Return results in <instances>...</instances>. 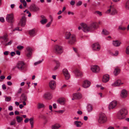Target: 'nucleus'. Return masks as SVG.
<instances>
[{
	"label": "nucleus",
	"instance_id": "1",
	"mask_svg": "<svg viewBox=\"0 0 129 129\" xmlns=\"http://www.w3.org/2000/svg\"><path fill=\"white\" fill-rule=\"evenodd\" d=\"M80 25L82 27V30L86 33L91 31L93 29H96L98 28L97 23L95 22L92 23L89 26L85 23H82L80 24Z\"/></svg>",
	"mask_w": 129,
	"mask_h": 129
},
{
	"label": "nucleus",
	"instance_id": "2",
	"mask_svg": "<svg viewBox=\"0 0 129 129\" xmlns=\"http://www.w3.org/2000/svg\"><path fill=\"white\" fill-rule=\"evenodd\" d=\"M128 113L127 109L126 108H123L120 109L117 112V117L118 119L122 120L124 119Z\"/></svg>",
	"mask_w": 129,
	"mask_h": 129
},
{
	"label": "nucleus",
	"instance_id": "3",
	"mask_svg": "<svg viewBox=\"0 0 129 129\" xmlns=\"http://www.w3.org/2000/svg\"><path fill=\"white\" fill-rule=\"evenodd\" d=\"M66 39L68 40V43L71 45L74 44L76 41L75 36L74 35H72L70 32H67L65 36Z\"/></svg>",
	"mask_w": 129,
	"mask_h": 129
},
{
	"label": "nucleus",
	"instance_id": "4",
	"mask_svg": "<svg viewBox=\"0 0 129 129\" xmlns=\"http://www.w3.org/2000/svg\"><path fill=\"white\" fill-rule=\"evenodd\" d=\"M108 121L107 117L105 113H100L98 120L99 123L101 124H104L107 122Z\"/></svg>",
	"mask_w": 129,
	"mask_h": 129
},
{
	"label": "nucleus",
	"instance_id": "5",
	"mask_svg": "<svg viewBox=\"0 0 129 129\" xmlns=\"http://www.w3.org/2000/svg\"><path fill=\"white\" fill-rule=\"evenodd\" d=\"M25 64L23 61H19L17 63L16 66L13 68V69L14 70L17 68L20 71L23 70L25 69Z\"/></svg>",
	"mask_w": 129,
	"mask_h": 129
},
{
	"label": "nucleus",
	"instance_id": "6",
	"mask_svg": "<svg viewBox=\"0 0 129 129\" xmlns=\"http://www.w3.org/2000/svg\"><path fill=\"white\" fill-rule=\"evenodd\" d=\"M63 48L61 46L56 45L54 46L53 51L56 54H60L63 52Z\"/></svg>",
	"mask_w": 129,
	"mask_h": 129
},
{
	"label": "nucleus",
	"instance_id": "7",
	"mask_svg": "<svg viewBox=\"0 0 129 129\" xmlns=\"http://www.w3.org/2000/svg\"><path fill=\"white\" fill-rule=\"evenodd\" d=\"M106 13L107 14L110 13L111 15H113L117 13V11L113 6H111L109 9L106 11Z\"/></svg>",
	"mask_w": 129,
	"mask_h": 129
},
{
	"label": "nucleus",
	"instance_id": "8",
	"mask_svg": "<svg viewBox=\"0 0 129 129\" xmlns=\"http://www.w3.org/2000/svg\"><path fill=\"white\" fill-rule=\"evenodd\" d=\"M7 21L10 23H13L14 21V16L12 13L7 15L6 18Z\"/></svg>",
	"mask_w": 129,
	"mask_h": 129
},
{
	"label": "nucleus",
	"instance_id": "9",
	"mask_svg": "<svg viewBox=\"0 0 129 129\" xmlns=\"http://www.w3.org/2000/svg\"><path fill=\"white\" fill-rule=\"evenodd\" d=\"M117 102L116 101H113L110 103L108 107V109L109 110L115 108L117 106Z\"/></svg>",
	"mask_w": 129,
	"mask_h": 129
},
{
	"label": "nucleus",
	"instance_id": "10",
	"mask_svg": "<svg viewBox=\"0 0 129 129\" xmlns=\"http://www.w3.org/2000/svg\"><path fill=\"white\" fill-rule=\"evenodd\" d=\"M26 17L24 16L22 17L20 19L19 24L22 26H24L26 24Z\"/></svg>",
	"mask_w": 129,
	"mask_h": 129
},
{
	"label": "nucleus",
	"instance_id": "11",
	"mask_svg": "<svg viewBox=\"0 0 129 129\" xmlns=\"http://www.w3.org/2000/svg\"><path fill=\"white\" fill-rule=\"evenodd\" d=\"M26 55L27 57L30 58L32 54V49L29 47H27L26 49Z\"/></svg>",
	"mask_w": 129,
	"mask_h": 129
},
{
	"label": "nucleus",
	"instance_id": "12",
	"mask_svg": "<svg viewBox=\"0 0 129 129\" xmlns=\"http://www.w3.org/2000/svg\"><path fill=\"white\" fill-rule=\"evenodd\" d=\"M8 35L7 33L5 34L3 36H0V39H2L3 40L1 41V43L2 44V42H4V43H6L8 41Z\"/></svg>",
	"mask_w": 129,
	"mask_h": 129
},
{
	"label": "nucleus",
	"instance_id": "13",
	"mask_svg": "<svg viewBox=\"0 0 129 129\" xmlns=\"http://www.w3.org/2000/svg\"><path fill=\"white\" fill-rule=\"evenodd\" d=\"M91 69L93 72L95 73H98L99 72L100 70L99 67L97 66H92Z\"/></svg>",
	"mask_w": 129,
	"mask_h": 129
},
{
	"label": "nucleus",
	"instance_id": "14",
	"mask_svg": "<svg viewBox=\"0 0 129 129\" xmlns=\"http://www.w3.org/2000/svg\"><path fill=\"white\" fill-rule=\"evenodd\" d=\"M63 71L66 79L67 80L70 77V75L67 70L65 69H64L63 70Z\"/></svg>",
	"mask_w": 129,
	"mask_h": 129
},
{
	"label": "nucleus",
	"instance_id": "15",
	"mask_svg": "<svg viewBox=\"0 0 129 129\" xmlns=\"http://www.w3.org/2000/svg\"><path fill=\"white\" fill-rule=\"evenodd\" d=\"M49 86L52 89H54L56 87V84L55 81L54 80H51L49 83Z\"/></svg>",
	"mask_w": 129,
	"mask_h": 129
},
{
	"label": "nucleus",
	"instance_id": "16",
	"mask_svg": "<svg viewBox=\"0 0 129 129\" xmlns=\"http://www.w3.org/2000/svg\"><path fill=\"white\" fill-rule=\"evenodd\" d=\"M90 85V82L89 81L85 80L83 82L82 86L84 88H86L89 87Z\"/></svg>",
	"mask_w": 129,
	"mask_h": 129
},
{
	"label": "nucleus",
	"instance_id": "17",
	"mask_svg": "<svg viewBox=\"0 0 129 129\" xmlns=\"http://www.w3.org/2000/svg\"><path fill=\"white\" fill-rule=\"evenodd\" d=\"M29 9L31 11L34 12L37 11L39 10V8L34 5H31L29 7Z\"/></svg>",
	"mask_w": 129,
	"mask_h": 129
},
{
	"label": "nucleus",
	"instance_id": "18",
	"mask_svg": "<svg viewBox=\"0 0 129 129\" xmlns=\"http://www.w3.org/2000/svg\"><path fill=\"white\" fill-rule=\"evenodd\" d=\"M121 97L123 98H126L127 95V92L125 89H123L121 92L120 94Z\"/></svg>",
	"mask_w": 129,
	"mask_h": 129
},
{
	"label": "nucleus",
	"instance_id": "19",
	"mask_svg": "<svg viewBox=\"0 0 129 129\" xmlns=\"http://www.w3.org/2000/svg\"><path fill=\"white\" fill-rule=\"evenodd\" d=\"M123 84V83L121 82L120 80H117L112 84V86H119L120 85L122 84Z\"/></svg>",
	"mask_w": 129,
	"mask_h": 129
},
{
	"label": "nucleus",
	"instance_id": "20",
	"mask_svg": "<svg viewBox=\"0 0 129 129\" xmlns=\"http://www.w3.org/2000/svg\"><path fill=\"white\" fill-rule=\"evenodd\" d=\"M93 49L94 50L98 51L100 48V46L98 43H95L93 44L92 46Z\"/></svg>",
	"mask_w": 129,
	"mask_h": 129
},
{
	"label": "nucleus",
	"instance_id": "21",
	"mask_svg": "<svg viewBox=\"0 0 129 129\" xmlns=\"http://www.w3.org/2000/svg\"><path fill=\"white\" fill-rule=\"evenodd\" d=\"M110 77L109 75L106 74L104 75L102 79V81L104 83L108 82L109 79Z\"/></svg>",
	"mask_w": 129,
	"mask_h": 129
},
{
	"label": "nucleus",
	"instance_id": "22",
	"mask_svg": "<svg viewBox=\"0 0 129 129\" xmlns=\"http://www.w3.org/2000/svg\"><path fill=\"white\" fill-rule=\"evenodd\" d=\"M27 99V96L24 94H22L20 98V100L21 101L20 103L22 102L23 101H26Z\"/></svg>",
	"mask_w": 129,
	"mask_h": 129
},
{
	"label": "nucleus",
	"instance_id": "23",
	"mask_svg": "<svg viewBox=\"0 0 129 129\" xmlns=\"http://www.w3.org/2000/svg\"><path fill=\"white\" fill-rule=\"evenodd\" d=\"M75 75L77 77H81L82 76V73L80 70H76L75 71Z\"/></svg>",
	"mask_w": 129,
	"mask_h": 129
},
{
	"label": "nucleus",
	"instance_id": "24",
	"mask_svg": "<svg viewBox=\"0 0 129 129\" xmlns=\"http://www.w3.org/2000/svg\"><path fill=\"white\" fill-rule=\"evenodd\" d=\"M44 98L46 99H50L52 98V96L49 93H46L44 94L43 96Z\"/></svg>",
	"mask_w": 129,
	"mask_h": 129
},
{
	"label": "nucleus",
	"instance_id": "25",
	"mask_svg": "<svg viewBox=\"0 0 129 129\" xmlns=\"http://www.w3.org/2000/svg\"><path fill=\"white\" fill-rule=\"evenodd\" d=\"M121 42L118 40L114 41L112 42V44L115 47H118L121 44Z\"/></svg>",
	"mask_w": 129,
	"mask_h": 129
},
{
	"label": "nucleus",
	"instance_id": "26",
	"mask_svg": "<svg viewBox=\"0 0 129 129\" xmlns=\"http://www.w3.org/2000/svg\"><path fill=\"white\" fill-rule=\"evenodd\" d=\"M74 124L77 127H81L83 124V123L81 121H75L74 122Z\"/></svg>",
	"mask_w": 129,
	"mask_h": 129
},
{
	"label": "nucleus",
	"instance_id": "27",
	"mask_svg": "<svg viewBox=\"0 0 129 129\" xmlns=\"http://www.w3.org/2000/svg\"><path fill=\"white\" fill-rule=\"evenodd\" d=\"M73 96L74 98L78 99H80L82 97L81 94L80 93L74 94Z\"/></svg>",
	"mask_w": 129,
	"mask_h": 129
},
{
	"label": "nucleus",
	"instance_id": "28",
	"mask_svg": "<svg viewBox=\"0 0 129 129\" xmlns=\"http://www.w3.org/2000/svg\"><path fill=\"white\" fill-rule=\"evenodd\" d=\"M87 109L88 112H91L93 109L92 106L90 104L88 105L87 106Z\"/></svg>",
	"mask_w": 129,
	"mask_h": 129
},
{
	"label": "nucleus",
	"instance_id": "29",
	"mask_svg": "<svg viewBox=\"0 0 129 129\" xmlns=\"http://www.w3.org/2000/svg\"><path fill=\"white\" fill-rule=\"evenodd\" d=\"M65 99L63 98L59 99L58 100V102L61 104H63L65 103Z\"/></svg>",
	"mask_w": 129,
	"mask_h": 129
},
{
	"label": "nucleus",
	"instance_id": "30",
	"mask_svg": "<svg viewBox=\"0 0 129 129\" xmlns=\"http://www.w3.org/2000/svg\"><path fill=\"white\" fill-rule=\"evenodd\" d=\"M60 127V125L58 124H56L53 125L51 126L52 129H58Z\"/></svg>",
	"mask_w": 129,
	"mask_h": 129
},
{
	"label": "nucleus",
	"instance_id": "31",
	"mask_svg": "<svg viewBox=\"0 0 129 129\" xmlns=\"http://www.w3.org/2000/svg\"><path fill=\"white\" fill-rule=\"evenodd\" d=\"M29 33L30 35L32 37H33L36 35L35 30L34 29L29 30Z\"/></svg>",
	"mask_w": 129,
	"mask_h": 129
},
{
	"label": "nucleus",
	"instance_id": "32",
	"mask_svg": "<svg viewBox=\"0 0 129 129\" xmlns=\"http://www.w3.org/2000/svg\"><path fill=\"white\" fill-rule=\"evenodd\" d=\"M120 70L119 68H115L114 71V74L115 76L118 75L120 73Z\"/></svg>",
	"mask_w": 129,
	"mask_h": 129
},
{
	"label": "nucleus",
	"instance_id": "33",
	"mask_svg": "<svg viewBox=\"0 0 129 129\" xmlns=\"http://www.w3.org/2000/svg\"><path fill=\"white\" fill-rule=\"evenodd\" d=\"M45 105L44 104L42 103H39L37 105V108L40 109L44 108Z\"/></svg>",
	"mask_w": 129,
	"mask_h": 129
},
{
	"label": "nucleus",
	"instance_id": "34",
	"mask_svg": "<svg viewBox=\"0 0 129 129\" xmlns=\"http://www.w3.org/2000/svg\"><path fill=\"white\" fill-rule=\"evenodd\" d=\"M16 118L17 121L18 123L20 122L23 120V118L22 117L17 116Z\"/></svg>",
	"mask_w": 129,
	"mask_h": 129
},
{
	"label": "nucleus",
	"instance_id": "35",
	"mask_svg": "<svg viewBox=\"0 0 129 129\" xmlns=\"http://www.w3.org/2000/svg\"><path fill=\"white\" fill-rule=\"evenodd\" d=\"M12 42L13 41L12 40H11L7 43H4V42H2V44L5 46H7L11 45L12 44Z\"/></svg>",
	"mask_w": 129,
	"mask_h": 129
},
{
	"label": "nucleus",
	"instance_id": "36",
	"mask_svg": "<svg viewBox=\"0 0 129 129\" xmlns=\"http://www.w3.org/2000/svg\"><path fill=\"white\" fill-rule=\"evenodd\" d=\"M124 6L126 10H129V0L126 2Z\"/></svg>",
	"mask_w": 129,
	"mask_h": 129
},
{
	"label": "nucleus",
	"instance_id": "37",
	"mask_svg": "<svg viewBox=\"0 0 129 129\" xmlns=\"http://www.w3.org/2000/svg\"><path fill=\"white\" fill-rule=\"evenodd\" d=\"M34 119L33 118H31L29 119V121L31 125V127L33 128L34 126Z\"/></svg>",
	"mask_w": 129,
	"mask_h": 129
},
{
	"label": "nucleus",
	"instance_id": "38",
	"mask_svg": "<svg viewBox=\"0 0 129 129\" xmlns=\"http://www.w3.org/2000/svg\"><path fill=\"white\" fill-rule=\"evenodd\" d=\"M5 98V101L6 102H9L11 100V98L10 96L8 97L6 96H4Z\"/></svg>",
	"mask_w": 129,
	"mask_h": 129
},
{
	"label": "nucleus",
	"instance_id": "39",
	"mask_svg": "<svg viewBox=\"0 0 129 129\" xmlns=\"http://www.w3.org/2000/svg\"><path fill=\"white\" fill-rule=\"evenodd\" d=\"M118 28L119 30H124L126 29V28L120 25L119 26Z\"/></svg>",
	"mask_w": 129,
	"mask_h": 129
},
{
	"label": "nucleus",
	"instance_id": "40",
	"mask_svg": "<svg viewBox=\"0 0 129 129\" xmlns=\"http://www.w3.org/2000/svg\"><path fill=\"white\" fill-rule=\"evenodd\" d=\"M125 52L126 54L129 55V45L126 48Z\"/></svg>",
	"mask_w": 129,
	"mask_h": 129
},
{
	"label": "nucleus",
	"instance_id": "41",
	"mask_svg": "<svg viewBox=\"0 0 129 129\" xmlns=\"http://www.w3.org/2000/svg\"><path fill=\"white\" fill-rule=\"evenodd\" d=\"M47 19H45L41 20L40 21V22L42 24H43L46 23L47 22Z\"/></svg>",
	"mask_w": 129,
	"mask_h": 129
},
{
	"label": "nucleus",
	"instance_id": "42",
	"mask_svg": "<svg viewBox=\"0 0 129 129\" xmlns=\"http://www.w3.org/2000/svg\"><path fill=\"white\" fill-rule=\"evenodd\" d=\"M51 17V21L50 22L48 23L46 25V26L47 27H49L50 26V25L51 24L52 22V21H53L52 18L51 17Z\"/></svg>",
	"mask_w": 129,
	"mask_h": 129
},
{
	"label": "nucleus",
	"instance_id": "43",
	"mask_svg": "<svg viewBox=\"0 0 129 129\" xmlns=\"http://www.w3.org/2000/svg\"><path fill=\"white\" fill-rule=\"evenodd\" d=\"M43 60V59H42L41 60H40L37 62H36L34 63V64L36 66L38 65L41 63Z\"/></svg>",
	"mask_w": 129,
	"mask_h": 129
},
{
	"label": "nucleus",
	"instance_id": "44",
	"mask_svg": "<svg viewBox=\"0 0 129 129\" xmlns=\"http://www.w3.org/2000/svg\"><path fill=\"white\" fill-rule=\"evenodd\" d=\"M95 13L96 14L99 15L100 16H101L102 15L101 12L99 11H95Z\"/></svg>",
	"mask_w": 129,
	"mask_h": 129
},
{
	"label": "nucleus",
	"instance_id": "45",
	"mask_svg": "<svg viewBox=\"0 0 129 129\" xmlns=\"http://www.w3.org/2000/svg\"><path fill=\"white\" fill-rule=\"evenodd\" d=\"M16 123V121L15 119H14L12 120L10 123L11 125H15Z\"/></svg>",
	"mask_w": 129,
	"mask_h": 129
},
{
	"label": "nucleus",
	"instance_id": "46",
	"mask_svg": "<svg viewBox=\"0 0 129 129\" xmlns=\"http://www.w3.org/2000/svg\"><path fill=\"white\" fill-rule=\"evenodd\" d=\"M102 34H104L105 35H108L109 34V32L106 30H103L102 32Z\"/></svg>",
	"mask_w": 129,
	"mask_h": 129
},
{
	"label": "nucleus",
	"instance_id": "47",
	"mask_svg": "<svg viewBox=\"0 0 129 129\" xmlns=\"http://www.w3.org/2000/svg\"><path fill=\"white\" fill-rule=\"evenodd\" d=\"M60 63L59 62L57 61L56 62V66L54 68V69H56L58 68L60 66Z\"/></svg>",
	"mask_w": 129,
	"mask_h": 129
},
{
	"label": "nucleus",
	"instance_id": "48",
	"mask_svg": "<svg viewBox=\"0 0 129 129\" xmlns=\"http://www.w3.org/2000/svg\"><path fill=\"white\" fill-rule=\"evenodd\" d=\"M118 51H116L114 53H112V55L113 56H117L118 55Z\"/></svg>",
	"mask_w": 129,
	"mask_h": 129
},
{
	"label": "nucleus",
	"instance_id": "49",
	"mask_svg": "<svg viewBox=\"0 0 129 129\" xmlns=\"http://www.w3.org/2000/svg\"><path fill=\"white\" fill-rule=\"evenodd\" d=\"M17 48L19 50H21L23 48V47L22 46H19L17 47Z\"/></svg>",
	"mask_w": 129,
	"mask_h": 129
},
{
	"label": "nucleus",
	"instance_id": "50",
	"mask_svg": "<svg viewBox=\"0 0 129 129\" xmlns=\"http://www.w3.org/2000/svg\"><path fill=\"white\" fill-rule=\"evenodd\" d=\"M22 91V88H20L18 90L17 94H19Z\"/></svg>",
	"mask_w": 129,
	"mask_h": 129
},
{
	"label": "nucleus",
	"instance_id": "51",
	"mask_svg": "<svg viewBox=\"0 0 129 129\" xmlns=\"http://www.w3.org/2000/svg\"><path fill=\"white\" fill-rule=\"evenodd\" d=\"M0 21L2 22H4L5 21L4 18L3 17H0Z\"/></svg>",
	"mask_w": 129,
	"mask_h": 129
},
{
	"label": "nucleus",
	"instance_id": "52",
	"mask_svg": "<svg viewBox=\"0 0 129 129\" xmlns=\"http://www.w3.org/2000/svg\"><path fill=\"white\" fill-rule=\"evenodd\" d=\"M22 29L21 28H20L19 27H17L14 30H17L18 31H21Z\"/></svg>",
	"mask_w": 129,
	"mask_h": 129
},
{
	"label": "nucleus",
	"instance_id": "53",
	"mask_svg": "<svg viewBox=\"0 0 129 129\" xmlns=\"http://www.w3.org/2000/svg\"><path fill=\"white\" fill-rule=\"evenodd\" d=\"M64 110H59L57 111H56V112H57L58 113H62L64 112Z\"/></svg>",
	"mask_w": 129,
	"mask_h": 129
},
{
	"label": "nucleus",
	"instance_id": "54",
	"mask_svg": "<svg viewBox=\"0 0 129 129\" xmlns=\"http://www.w3.org/2000/svg\"><path fill=\"white\" fill-rule=\"evenodd\" d=\"M82 4V2L81 1H79L77 3V6H80Z\"/></svg>",
	"mask_w": 129,
	"mask_h": 129
},
{
	"label": "nucleus",
	"instance_id": "55",
	"mask_svg": "<svg viewBox=\"0 0 129 129\" xmlns=\"http://www.w3.org/2000/svg\"><path fill=\"white\" fill-rule=\"evenodd\" d=\"M13 109V107L12 106H11L9 107L8 108L9 110V111H11Z\"/></svg>",
	"mask_w": 129,
	"mask_h": 129
},
{
	"label": "nucleus",
	"instance_id": "56",
	"mask_svg": "<svg viewBox=\"0 0 129 129\" xmlns=\"http://www.w3.org/2000/svg\"><path fill=\"white\" fill-rule=\"evenodd\" d=\"M2 88L4 90L6 89V86L5 84H3L2 86Z\"/></svg>",
	"mask_w": 129,
	"mask_h": 129
},
{
	"label": "nucleus",
	"instance_id": "57",
	"mask_svg": "<svg viewBox=\"0 0 129 129\" xmlns=\"http://www.w3.org/2000/svg\"><path fill=\"white\" fill-rule=\"evenodd\" d=\"M29 121V119L28 118H26L24 121V122L25 123H27L28 122V121Z\"/></svg>",
	"mask_w": 129,
	"mask_h": 129
},
{
	"label": "nucleus",
	"instance_id": "58",
	"mask_svg": "<svg viewBox=\"0 0 129 129\" xmlns=\"http://www.w3.org/2000/svg\"><path fill=\"white\" fill-rule=\"evenodd\" d=\"M22 3H23L24 6L25 7L26 6L27 4H26V2L25 1H24V2H22Z\"/></svg>",
	"mask_w": 129,
	"mask_h": 129
},
{
	"label": "nucleus",
	"instance_id": "59",
	"mask_svg": "<svg viewBox=\"0 0 129 129\" xmlns=\"http://www.w3.org/2000/svg\"><path fill=\"white\" fill-rule=\"evenodd\" d=\"M75 3V2L74 1H72L70 2V4L72 5H74Z\"/></svg>",
	"mask_w": 129,
	"mask_h": 129
},
{
	"label": "nucleus",
	"instance_id": "60",
	"mask_svg": "<svg viewBox=\"0 0 129 129\" xmlns=\"http://www.w3.org/2000/svg\"><path fill=\"white\" fill-rule=\"evenodd\" d=\"M68 15H70V14H71L72 15H74V13L73 12L70 11H69L68 12Z\"/></svg>",
	"mask_w": 129,
	"mask_h": 129
},
{
	"label": "nucleus",
	"instance_id": "61",
	"mask_svg": "<svg viewBox=\"0 0 129 129\" xmlns=\"http://www.w3.org/2000/svg\"><path fill=\"white\" fill-rule=\"evenodd\" d=\"M7 84L8 85L11 86L12 85V83L11 82L8 81L7 82Z\"/></svg>",
	"mask_w": 129,
	"mask_h": 129
},
{
	"label": "nucleus",
	"instance_id": "62",
	"mask_svg": "<svg viewBox=\"0 0 129 129\" xmlns=\"http://www.w3.org/2000/svg\"><path fill=\"white\" fill-rule=\"evenodd\" d=\"M9 52L8 51H6L4 52V54L5 55H8Z\"/></svg>",
	"mask_w": 129,
	"mask_h": 129
},
{
	"label": "nucleus",
	"instance_id": "63",
	"mask_svg": "<svg viewBox=\"0 0 129 129\" xmlns=\"http://www.w3.org/2000/svg\"><path fill=\"white\" fill-rule=\"evenodd\" d=\"M5 78V77L4 76H1L0 77V79L2 80H3Z\"/></svg>",
	"mask_w": 129,
	"mask_h": 129
},
{
	"label": "nucleus",
	"instance_id": "64",
	"mask_svg": "<svg viewBox=\"0 0 129 129\" xmlns=\"http://www.w3.org/2000/svg\"><path fill=\"white\" fill-rule=\"evenodd\" d=\"M15 54V53L14 52H12L11 53V55L12 56H14Z\"/></svg>",
	"mask_w": 129,
	"mask_h": 129
}]
</instances>
